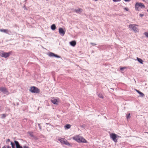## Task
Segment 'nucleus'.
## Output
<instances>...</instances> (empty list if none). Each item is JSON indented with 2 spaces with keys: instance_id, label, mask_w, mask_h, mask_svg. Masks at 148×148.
Wrapping results in <instances>:
<instances>
[{
  "instance_id": "f257e3e1",
  "label": "nucleus",
  "mask_w": 148,
  "mask_h": 148,
  "mask_svg": "<svg viewBox=\"0 0 148 148\" xmlns=\"http://www.w3.org/2000/svg\"><path fill=\"white\" fill-rule=\"evenodd\" d=\"M11 145L12 148H29L26 145H24L23 147L20 145L19 142L16 140H14V143L12 142H11Z\"/></svg>"
},
{
  "instance_id": "f03ea898",
  "label": "nucleus",
  "mask_w": 148,
  "mask_h": 148,
  "mask_svg": "<svg viewBox=\"0 0 148 148\" xmlns=\"http://www.w3.org/2000/svg\"><path fill=\"white\" fill-rule=\"evenodd\" d=\"M73 139L79 143H86V140L82 137L79 135L73 137Z\"/></svg>"
},
{
  "instance_id": "7ed1b4c3",
  "label": "nucleus",
  "mask_w": 148,
  "mask_h": 148,
  "mask_svg": "<svg viewBox=\"0 0 148 148\" xmlns=\"http://www.w3.org/2000/svg\"><path fill=\"white\" fill-rule=\"evenodd\" d=\"M12 53V51L8 52H5L3 51H1L0 53V56L2 57L6 58L9 57Z\"/></svg>"
},
{
  "instance_id": "20e7f679",
  "label": "nucleus",
  "mask_w": 148,
  "mask_h": 148,
  "mask_svg": "<svg viewBox=\"0 0 148 148\" xmlns=\"http://www.w3.org/2000/svg\"><path fill=\"white\" fill-rule=\"evenodd\" d=\"M139 7L141 8H144L145 7V6L142 3L137 2L135 5V8L136 10L137 11H139Z\"/></svg>"
},
{
  "instance_id": "39448f33",
  "label": "nucleus",
  "mask_w": 148,
  "mask_h": 148,
  "mask_svg": "<svg viewBox=\"0 0 148 148\" xmlns=\"http://www.w3.org/2000/svg\"><path fill=\"white\" fill-rule=\"evenodd\" d=\"M29 90L33 93H39L40 92V89L37 87L33 86L30 87Z\"/></svg>"
},
{
  "instance_id": "423d86ee",
  "label": "nucleus",
  "mask_w": 148,
  "mask_h": 148,
  "mask_svg": "<svg viewBox=\"0 0 148 148\" xmlns=\"http://www.w3.org/2000/svg\"><path fill=\"white\" fill-rule=\"evenodd\" d=\"M129 27L132 30L134 31L135 32L138 31L137 25L135 24H130L129 25Z\"/></svg>"
},
{
  "instance_id": "0eeeda50",
  "label": "nucleus",
  "mask_w": 148,
  "mask_h": 148,
  "mask_svg": "<svg viewBox=\"0 0 148 148\" xmlns=\"http://www.w3.org/2000/svg\"><path fill=\"white\" fill-rule=\"evenodd\" d=\"M0 91L2 92L4 94H5L7 95L10 94V92L7 90L6 88L4 87H1L0 88Z\"/></svg>"
},
{
  "instance_id": "6e6552de",
  "label": "nucleus",
  "mask_w": 148,
  "mask_h": 148,
  "mask_svg": "<svg viewBox=\"0 0 148 148\" xmlns=\"http://www.w3.org/2000/svg\"><path fill=\"white\" fill-rule=\"evenodd\" d=\"M119 137V136L117 135L116 134L114 133H112L110 135L111 138L115 143H116L117 142L116 138L117 137Z\"/></svg>"
},
{
  "instance_id": "1a4fd4ad",
  "label": "nucleus",
  "mask_w": 148,
  "mask_h": 148,
  "mask_svg": "<svg viewBox=\"0 0 148 148\" xmlns=\"http://www.w3.org/2000/svg\"><path fill=\"white\" fill-rule=\"evenodd\" d=\"M65 29H64L61 27H60L59 29V32L60 34L62 36H63L65 34Z\"/></svg>"
},
{
  "instance_id": "9d476101",
  "label": "nucleus",
  "mask_w": 148,
  "mask_h": 148,
  "mask_svg": "<svg viewBox=\"0 0 148 148\" xmlns=\"http://www.w3.org/2000/svg\"><path fill=\"white\" fill-rule=\"evenodd\" d=\"M48 55L50 57H54L56 58H60L61 57L60 56H59L56 54H54V53L50 52H49L48 54Z\"/></svg>"
},
{
  "instance_id": "9b49d317",
  "label": "nucleus",
  "mask_w": 148,
  "mask_h": 148,
  "mask_svg": "<svg viewBox=\"0 0 148 148\" xmlns=\"http://www.w3.org/2000/svg\"><path fill=\"white\" fill-rule=\"evenodd\" d=\"M51 101L52 103L54 104L57 105L58 104V101L56 99L54 98L52 99Z\"/></svg>"
},
{
  "instance_id": "f8f14e48",
  "label": "nucleus",
  "mask_w": 148,
  "mask_h": 148,
  "mask_svg": "<svg viewBox=\"0 0 148 148\" xmlns=\"http://www.w3.org/2000/svg\"><path fill=\"white\" fill-rule=\"evenodd\" d=\"M83 10L81 8H79L78 9H75L74 10V12L77 14H80L83 11Z\"/></svg>"
},
{
  "instance_id": "ddd939ff",
  "label": "nucleus",
  "mask_w": 148,
  "mask_h": 148,
  "mask_svg": "<svg viewBox=\"0 0 148 148\" xmlns=\"http://www.w3.org/2000/svg\"><path fill=\"white\" fill-rule=\"evenodd\" d=\"M136 91L140 95V97H144L145 95L143 93L141 92L139 90H137L136 89Z\"/></svg>"
},
{
  "instance_id": "4468645a",
  "label": "nucleus",
  "mask_w": 148,
  "mask_h": 148,
  "mask_svg": "<svg viewBox=\"0 0 148 148\" xmlns=\"http://www.w3.org/2000/svg\"><path fill=\"white\" fill-rule=\"evenodd\" d=\"M70 44L71 46L74 47L76 44V42L75 41H72L70 42Z\"/></svg>"
},
{
  "instance_id": "2eb2a0df",
  "label": "nucleus",
  "mask_w": 148,
  "mask_h": 148,
  "mask_svg": "<svg viewBox=\"0 0 148 148\" xmlns=\"http://www.w3.org/2000/svg\"><path fill=\"white\" fill-rule=\"evenodd\" d=\"M99 48L101 49L102 50L105 49L107 48L106 46V45H99Z\"/></svg>"
},
{
  "instance_id": "dca6fc26",
  "label": "nucleus",
  "mask_w": 148,
  "mask_h": 148,
  "mask_svg": "<svg viewBox=\"0 0 148 148\" xmlns=\"http://www.w3.org/2000/svg\"><path fill=\"white\" fill-rule=\"evenodd\" d=\"M71 125L70 124H67L64 126V129L65 130L69 129L70 128Z\"/></svg>"
},
{
  "instance_id": "f3484780",
  "label": "nucleus",
  "mask_w": 148,
  "mask_h": 148,
  "mask_svg": "<svg viewBox=\"0 0 148 148\" xmlns=\"http://www.w3.org/2000/svg\"><path fill=\"white\" fill-rule=\"evenodd\" d=\"M8 30L7 29H0V31L1 32H3L6 34L8 33Z\"/></svg>"
},
{
  "instance_id": "a211bd4d",
  "label": "nucleus",
  "mask_w": 148,
  "mask_h": 148,
  "mask_svg": "<svg viewBox=\"0 0 148 148\" xmlns=\"http://www.w3.org/2000/svg\"><path fill=\"white\" fill-rule=\"evenodd\" d=\"M137 60L138 61L140 64H143V61L142 59L138 57H137Z\"/></svg>"
},
{
  "instance_id": "6ab92c4d",
  "label": "nucleus",
  "mask_w": 148,
  "mask_h": 148,
  "mask_svg": "<svg viewBox=\"0 0 148 148\" xmlns=\"http://www.w3.org/2000/svg\"><path fill=\"white\" fill-rule=\"evenodd\" d=\"M56 26L54 24H53L51 26V29L53 30H55L56 29Z\"/></svg>"
},
{
  "instance_id": "aec40b11",
  "label": "nucleus",
  "mask_w": 148,
  "mask_h": 148,
  "mask_svg": "<svg viewBox=\"0 0 148 148\" xmlns=\"http://www.w3.org/2000/svg\"><path fill=\"white\" fill-rule=\"evenodd\" d=\"M28 133L32 137L34 138L35 136L34 135L33 132H28Z\"/></svg>"
},
{
  "instance_id": "412c9836",
  "label": "nucleus",
  "mask_w": 148,
  "mask_h": 148,
  "mask_svg": "<svg viewBox=\"0 0 148 148\" xmlns=\"http://www.w3.org/2000/svg\"><path fill=\"white\" fill-rule=\"evenodd\" d=\"M64 138H62L60 139H58V140L61 143H62L64 140Z\"/></svg>"
},
{
  "instance_id": "4be33fe9",
  "label": "nucleus",
  "mask_w": 148,
  "mask_h": 148,
  "mask_svg": "<svg viewBox=\"0 0 148 148\" xmlns=\"http://www.w3.org/2000/svg\"><path fill=\"white\" fill-rule=\"evenodd\" d=\"M97 95L98 97H99L102 99L103 98V96L101 93H99Z\"/></svg>"
},
{
  "instance_id": "5701e85b",
  "label": "nucleus",
  "mask_w": 148,
  "mask_h": 148,
  "mask_svg": "<svg viewBox=\"0 0 148 148\" xmlns=\"http://www.w3.org/2000/svg\"><path fill=\"white\" fill-rule=\"evenodd\" d=\"M1 118L2 119H3L5 118L6 116V115L5 114H3L1 115Z\"/></svg>"
},
{
  "instance_id": "b1692460",
  "label": "nucleus",
  "mask_w": 148,
  "mask_h": 148,
  "mask_svg": "<svg viewBox=\"0 0 148 148\" xmlns=\"http://www.w3.org/2000/svg\"><path fill=\"white\" fill-rule=\"evenodd\" d=\"M66 140H64V141H63V143L62 144H64L66 145H68V146H69L70 145V143H65V141H66Z\"/></svg>"
},
{
  "instance_id": "393cba45",
  "label": "nucleus",
  "mask_w": 148,
  "mask_h": 148,
  "mask_svg": "<svg viewBox=\"0 0 148 148\" xmlns=\"http://www.w3.org/2000/svg\"><path fill=\"white\" fill-rule=\"evenodd\" d=\"M144 34L147 37H148V32H145Z\"/></svg>"
},
{
  "instance_id": "a878e982",
  "label": "nucleus",
  "mask_w": 148,
  "mask_h": 148,
  "mask_svg": "<svg viewBox=\"0 0 148 148\" xmlns=\"http://www.w3.org/2000/svg\"><path fill=\"white\" fill-rule=\"evenodd\" d=\"M38 127L39 128V129L41 130V129H42V127H41V125H40V124H39V123H38Z\"/></svg>"
},
{
  "instance_id": "bb28decb",
  "label": "nucleus",
  "mask_w": 148,
  "mask_h": 148,
  "mask_svg": "<svg viewBox=\"0 0 148 148\" xmlns=\"http://www.w3.org/2000/svg\"><path fill=\"white\" fill-rule=\"evenodd\" d=\"M130 113H129L128 115L127 116V119H128L130 117Z\"/></svg>"
},
{
  "instance_id": "cd10ccee",
  "label": "nucleus",
  "mask_w": 148,
  "mask_h": 148,
  "mask_svg": "<svg viewBox=\"0 0 148 148\" xmlns=\"http://www.w3.org/2000/svg\"><path fill=\"white\" fill-rule=\"evenodd\" d=\"M114 2H116L120 1L121 0H112Z\"/></svg>"
},
{
  "instance_id": "c85d7f7f",
  "label": "nucleus",
  "mask_w": 148,
  "mask_h": 148,
  "mask_svg": "<svg viewBox=\"0 0 148 148\" xmlns=\"http://www.w3.org/2000/svg\"><path fill=\"white\" fill-rule=\"evenodd\" d=\"M125 68H126L125 67H121V68H120V69L121 71H123L124 70V69H125Z\"/></svg>"
},
{
  "instance_id": "c756f323",
  "label": "nucleus",
  "mask_w": 148,
  "mask_h": 148,
  "mask_svg": "<svg viewBox=\"0 0 148 148\" xmlns=\"http://www.w3.org/2000/svg\"><path fill=\"white\" fill-rule=\"evenodd\" d=\"M124 10H125L126 11H128L129 10V9L127 8H124Z\"/></svg>"
},
{
  "instance_id": "7c9ffc66",
  "label": "nucleus",
  "mask_w": 148,
  "mask_h": 148,
  "mask_svg": "<svg viewBox=\"0 0 148 148\" xmlns=\"http://www.w3.org/2000/svg\"><path fill=\"white\" fill-rule=\"evenodd\" d=\"M90 44L92 45L93 46H95V45H96L97 44L95 43H92V42H91L90 43Z\"/></svg>"
},
{
  "instance_id": "2f4dec72",
  "label": "nucleus",
  "mask_w": 148,
  "mask_h": 148,
  "mask_svg": "<svg viewBox=\"0 0 148 148\" xmlns=\"http://www.w3.org/2000/svg\"><path fill=\"white\" fill-rule=\"evenodd\" d=\"M139 16L140 17H142L144 16V14H140Z\"/></svg>"
},
{
  "instance_id": "473e14b6",
  "label": "nucleus",
  "mask_w": 148,
  "mask_h": 148,
  "mask_svg": "<svg viewBox=\"0 0 148 148\" xmlns=\"http://www.w3.org/2000/svg\"><path fill=\"white\" fill-rule=\"evenodd\" d=\"M125 2H129L131 0H124Z\"/></svg>"
},
{
  "instance_id": "72a5a7b5",
  "label": "nucleus",
  "mask_w": 148,
  "mask_h": 148,
  "mask_svg": "<svg viewBox=\"0 0 148 148\" xmlns=\"http://www.w3.org/2000/svg\"><path fill=\"white\" fill-rule=\"evenodd\" d=\"M65 143H70L67 140H66L65 141Z\"/></svg>"
},
{
  "instance_id": "f704fd0d",
  "label": "nucleus",
  "mask_w": 148,
  "mask_h": 148,
  "mask_svg": "<svg viewBox=\"0 0 148 148\" xmlns=\"http://www.w3.org/2000/svg\"><path fill=\"white\" fill-rule=\"evenodd\" d=\"M45 124L47 125H51V124L49 123H45Z\"/></svg>"
},
{
  "instance_id": "c9c22d12",
  "label": "nucleus",
  "mask_w": 148,
  "mask_h": 148,
  "mask_svg": "<svg viewBox=\"0 0 148 148\" xmlns=\"http://www.w3.org/2000/svg\"><path fill=\"white\" fill-rule=\"evenodd\" d=\"M19 105V103L18 102L16 103V105L18 106Z\"/></svg>"
},
{
  "instance_id": "e433bc0d",
  "label": "nucleus",
  "mask_w": 148,
  "mask_h": 148,
  "mask_svg": "<svg viewBox=\"0 0 148 148\" xmlns=\"http://www.w3.org/2000/svg\"><path fill=\"white\" fill-rule=\"evenodd\" d=\"M10 141V139H8L7 140V141Z\"/></svg>"
},
{
  "instance_id": "4c0bfd02",
  "label": "nucleus",
  "mask_w": 148,
  "mask_h": 148,
  "mask_svg": "<svg viewBox=\"0 0 148 148\" xmlns=\"http://www.w3.org/2000/svg\"><path fill=\"white\" fill-rule=\"evenodd\" d=\"M7 148H11V147L10 146H7Z\"/></svg>"
},
{
  "instance_id": "58836bf2",
  "label": "nucleus",
  "mask_w": 148,
  "mask_h": 148,
  "mask_svg": "<svg viewBox=\"0 0 148 148\" xmlns=\"http://www.w3.org/2000/svg\"><path fill=\"white\" fill-rule=\"evenodd\" d=\"M2 148H6V147L5 146H4Z\"/></svg>"
},
{
  "instance_id": "ea45409f",
  "label": "nucleus",
  "mask_w": 148,
  "mask_h": 148,
  "mask_svg": "<svg viewBox=\"0 0 148 148\" xmlns=\"http://www.w3.org/2000/svg\"><path fill=\"white\" fill-rule=\"evenodd\" d=\"M13 104L14 106L16 105V104L14 103H13Z\"/></svg>"
},
{
  "instance_id": "a19ab883",
  "label": "nucleus",
  "mask_w": 148,
  "mask_h": 148,
  "mask_svg": "<svg viewBox=\"0 0 148 148\" xmlns=\"http://www.w3.org/2000/svg\"><path fill=\"white\" fill-rule=\"evenodd\" d=\"M95 1H97V0H95Z\"/></svg>"
},
{
  "instance_id": "79ce46f5",
  "label": "nucleus",
  "mask_w": 148,
  "mask_h": 148,
  "mask_svg": "<svg viewBox=\"0 0 148 148\" xmlns=\"http://www.w3.org/2000/svg\"><path fill=\"white\" fill-rule=\"evenodd\" d=\"M147 12H148V9H147Z\"/></svg>"
},
{
  "instance_id": "37998d69",
  "label": "nucleus",
  "mask_w": 148,
  "mask_h": 148,
  "mask_svg": "<svg viewBox=\"0 0 148 148\" xmlns=\"http://www.w3.org/2000/svg\"><path fill=\"white\" fill-rule=\"evenodd\" d=\"M147 134H148V132H147Z\"/></svg>"
}]
</instances>
